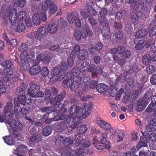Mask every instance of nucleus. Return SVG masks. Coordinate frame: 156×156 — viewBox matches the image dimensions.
<instances>
[{
	"mask_svg": "<svg viewBox=\"0 0 156 156\" xmlns=\"http://www.w3.org/2000/svg\"><path fill=\"white\" fill-rule=\"evenodd\" d=\"M80 83V82L78 84H76V83H73V82H72V83H70L71 85L69 87L70 88V90L71 91H74L78 87L77 86L79 85Z\"/></svg>",
	"mask_w": 156,
	"mask_h": 156,
	"instance_id": "obj_63",
	"label": "nucleus"
},
{
	"mask_svg": "<svg viewBox=\"0 0 156 156\" xmlns=\"http://www.w3.org/2000/svg\"><path fill=\"white\" fill-rule=\"evenodd\" d=\"M23 128V126L22 124L19 122H16L15 123H13L12 126V129H17L18 130H21Z\"/></svg>",
	"mask_w": 156,
	"mask_h": 156,
	"instance_id": "obj_45",
	"label": "nucleus"
},
{
	"mask_svg": "<svg viewBox=\"0 0 156 156\" xmlns=\"http://www.w3.org/2000/svg\"><path fill=\"white\" fill-rule=\"evenodd\" d=\"M48 32L50 34H54L57 30V26L54 24H50L47 27Z\"/></svg>",
	"mask_w": 156,
	"mask_h": 156,
	"instance_id": "obj_32",
	"label": "nucleus"
},
{
	"mask_svg": "<svg viewBox=\"0 0 156 156\" xmlns=\"http://www.w3.org/2000/svg\"><path fill=\"white\" fill-rule=\"evenodd\" d=\"M19 100L17 98L14 99V112L16 114H25L28 111V110L24 107L26 101Z\"/></svg>",
	"mask_w": 156,
	"mask_h": 156,
	"instance_id": "obj_6",
	"label": "nucleus"
},
{
	"mask_svg": "<svg viewBox=\"0 0 156 156\" xmlns=\"http://www.w3.org/2000/svg\"><path fill=\"white\" fill-rule=\"evenodd\" d=\"M12 108L7 106H6L4 108V113L6 117H10L11 116V111Z\"/></svg>",
	"mask_w": 156,
	"mask_h": 156,
	"instance_id": "obj_43",
	"label": "nucleus"
},
{
	"mask_svg": "<svg viewBox=\"0 0 156 156\" xmlns=\"http://www.w3.org/2000/svg\"><path fill=\"white\" fill-rule=\"evenodd\" d=\"M98 82L95 80H91L89 83V87L90 89H94L95 88H96V87L98 84Z\"/></svg>",
	"mask_w": 156,
	"mask_h": 156,
	"instance_id": "obj_60",
	"label": "nucleus"
},
{
	"mask_svg": "<svg viewBox=\"0 0 156 156\" xmlns=\"http://www.w3.org/2000/svg\"><path fill=\"white\" fill-rule=\"evenodd\" d=\"M51 107H46L41 108L40 110L42 112H47V113L50 114L53 112L51 110Z\"/></svg>",
	"mask_w": 156,
	"mask_h": 156,
	"instance_id": "obj_52",
	"label": "nucleus"
},
{
	"mask_svg": "<svg viewBox=\"0 0 156 156\" xmlns=\"http://www.w3.org/2000/svg\"><path fill=\"white\" fill-rule=\"evenodd\" d=\"M1 65L2 67L5 68H10L13 67V64L9 60H7L2 62Z\"/></svg>",
	"mask_w": 156,
	"mask_h": 156,
	"instance_id": "obj_33",
	"label": "nucleus"
},
{
	"mask_svg": "<svg viewBox=\"0 0 156 156\" xmlns=\"http://www.w3.org/2000/svg\"><path fill=\"white\" fill-rule=\"evenodd\" d=\"M41 69H30L29 72L31 75H34L39 73Z\"/></svg>",
	"mask_w": 156,
	"mask_h": 156,
	"instance_id": "obj_56",
	"label": "nucleus"
},
{
	"mask_svg": "<svg viewBox=\"0 0 156 156\" xmlns=\"http://www.w3.org/2000/svg\"><path fill=\"white\" fill-rule=\"evenodd\" d=\"M68 21L72 25H75L78 28L80 27L81 23L79 19L77 16L71 14L68 18Z\"/></svg>",
	"mask_w": 156,
	"mask_h": 156,
	"instance_id": "obj_16",
	"label": "nucleus"
},
{
	"mask_svg": "<svg viewBox=\"0 0 156 156\" xmlns=\"http://www.w3.org/2000/svg\"><path fill=\"white\" fill-rule=\"evenodd\" d=\"M26 91L22 88L18 87L16 90V94L18 95L19 100H24L26 101Z\"/></svg>",
	"mask_w": 156,
	"mask_h": 156,
	"instance_id": "obj_18",
	"label": "nucleus"
},
{
	"mask_svg": "<svg viewBox=\"0 0 156 156\" xmlns=\"http://www.w3.org/2000/svg\"><path fill=\"white\" fill-rule=\"evenodd\" d=\"M145 101L146 100L142 98L139 100L138 105V108L140 109L139 111L143 110L147 105Z\"/></svg>",
	"mask_w": 156,
	"mask_h": 156,
	"instance_id": "obj_31",
	"label": "nucleus"
},
{
	"mask_svg": "<svg viewBox=\"0 0 156 156\" xmlns=\"http://www.w3.org/2000/svg\"><path fill=\"white\" fill-rule=\"evenodd\" d=\"M42 138L41 135H37L31 136L30 138V140L33 143H37L41 141Z\"/></svg>",
	"mask_w": 156,
	"mask_h": 156,
	"instance_id": "obj_39",
	"label": "nucleus"
},
{
	"mask_svg": "<svg viewBox=\"0 0 156 156\" xmlns=\"http://www.w3.org/2000/svg\"><path fill=\"white\" fill-rule=\"evenodd\" d=\"M135 36L134 43L136 44L135 48L138 50H141L144 47L145 41L148 37L147 32L145 30H139L136 32Z\"/></svg>",
	"mask_w": 156,
	"mask_h": 156,
	"instance_id": "obj_4",
	"label": "nucleus"
},
{
	"mask_svg": "<svg viewBox=\"0 0 156 156\" xmlns=\"http://www.w3.org/2000/svg\"><path fill=\"white\" fill-rule=\"evenodd\" d=\"M97 90L99 93H103L106 92L108 90V86L105 83H100L96 87Z\"/></svg>",
	"mask_w": 156,
	"mask_h": 156,
	"instance_id": "obj_22",
	"label": "nucleus"
},
{
	"mask_svg": "<svg viewBox=\"0 0 156 156\" xmlns=\"http://www.w3.org/2000/svg\"><path fill=\"white\" fill-rule=\"evenodd\" d=\"M124 135H125V133L122 132H118L117 133L116 137L117 138H119V139L117 141L118 143H119L122 140V136H124Z\"/></svg>",
	"mask_w": 156,
	"mask_h": 156,
	"instance_id": "obj_62",
	"label": "nucleus"
},
{
	"mask_svg": "<svg viewBox=\"0 0 156 156\" xmlns=\"http://www.w3.org/2000/svg\"><path fill=\"white\" fill-rule=\"evenodd\" d=\"M15 5L20 7H23L26 5L25 0H13Z\"/></svg>",
	"mask_w": 156,
	"mask_h": 156,
	"instance_id": "obj_38",
	"label": "nucleus"
},
{
	"mask_svg": "<svg viewBox=\"0 0 156 156\" xmlns=\"http://www.w3.org/2000/svg\"><path fill=\"white\" fill-rule=\"evenodd\" d=\"M80 120L77 121L76 123L73 124L71 125L70 126H68L69 129H72L73 130L75 128H78V127L81 125V122Z\"/></svg>",
	"mask_w": 156,
	"mask_h": 156,
	"instance_id": "obj_51",
	"label": "nucleus"
},
{
	"mask_svg": "<svg viewBox=\"0 0 156 156\" xmlns=\"http://www.w3.org/2000/svg\"><path fill=\"white\" fill-rule=\"evenodd\" d=\"M116 73L115 74L116 76H119V77L116 79V82H117V81H119L120 82H123V80H122L121 78H120V76L121 77L122 76V69H115Z\"/></svg>",
	"mask_w": 156,
	"mask_h": 156,
	"instance_id": "obj_41",
	"label": "nucleus"
},
{
	"mask_svg": "<svg viewBox=\"0 0 156 156\" xmlns=\"http://www.w3.org/2000/svg\"><path fill=\"white\" fill-rule=\"evenodd\" d=\"M146 129L147 131L150 132H153L156 130L155 126L152 124H149L146 125Z\"/></svg>",
	"mask_w": 156,
	"mask_h": 156,
	"instance_id": "obj_48",
	"label": "nucleus"
},
{
	"mask_svg": "<svg viewBox=\"0 0 156 156\" xmlns=\"http://www.w3.org/2000/svg\"><path fill=\"white\" fill-rule=\"evenodd\" d=\"M69 111L72 115V118L75 120V122L76 120H80V118L83 114V109L80 107L75 105H72Z\"/></svg>",
	"mask_w": 156,
	"mask_h": 156,
	"instance_id": "obj_9",
	"label": "nucleus"
},
{
	"mask_svg": "<svg viewBox=\"0 0 156 156\" xmlns=\"http://www.w3.org/2000/svg\"><path fill=\"white\" fill-rule=\"evenodd\" d=\"M71 119H73L72 115L70 114L69 115H57L55 117L54 120L55 121L60 120V121L66 126L68 127V125L71 121Z\"/></svg>",
	"mask_w": 156,
	"mask_h": 156,
	"instance_id": "obj_12",
	"label": "nucleus"
},
{
	"mask_svg": "<svg viewBox=\"0 0 156 156\" xmlns=\"http://www.w3.org/2000/svg\"><path fill=\"white\" fill-rule=\"evenodd\" d=\"M101 33L105 39H108L110 37L109 27L108 26L104 27L101 30Z\"/></svg>",
	"mask_w": 156,
	"mask_h": 156,
	"instance_id": "obj_26",
	"label": "nucleus"
},
{
	"mask_svg": "<svg viewBox=\"0 0 156 156\" xmlns=\"http://www.w3.org/2000/svg\"><path fill=\"white\" fill-rule=\"evenodd\" d=\"M28 48V46L26 44L22 43L20 45L18 50L22 52L20 54V57L21 58H24L28 59L33 60L34 58L35 55L33 53L27 55V50Z\"/></svg>",
	"mask_w": 156,
	"mask_h": 156,
	"instance_id": "obj_10",
	"label": "nucleus"
},
{
	"mask_svg": "<svg viewBox=\"0 0 156 156\" xmlns=\"http://www.w3.org/2000/svg\"><path fill=\"white\" fill-rule=\"evenodd\" d=\"M131 55V52L130 51L126 50L125 51L121 56L124 58H127L130 57Z\"/></svg>",
	"mask_w": 156,
	"mask_h": 156,
	"instance_id": "obj_53",
	"label": "nucleus"
},
{
	"mask_svg": "<svg viewBox=\"0 0 156 156\" xmlns=\"http://www.w3.org/2000/svg\"><path fill=\"white\" fill-rule=\"evenodd\" d=\"M50 59V58L49 56H45L44 54H41L37 57V62H36L38 63L39 62V61H42L44 60V62L45 64H47L48 63L49 60Z\"/></svg>",
	"mask_w": 156,
	"mask_h": 156,
	"instance_id": "obj_28",
	"label": "nucleus"
},
{
	"mask_svg": "<svg viewBox=\"0 0 156 156\" xmlns=\"http://www.w3.org/2000/svg\"><path fill=\"white\" fill-rule=\"evenodd\" d=\"M151 99V103L146 109V112H152L156 108V97H154V95L153 96Z\"/></svg>",
	"mask_w": 156,
	"mask_h": 156,
	"instance_id": "obj_19",
	"label": "nucleus"
},
{
	"mask_svg": "<svg viewBox=\"0 0 156 156\" xmlns=\"http://www.w3.org/2000/svg\"><path fill=\"white\" fill-rule=\"evenodd\" d=\"M14 69H4L3 70L4 73L6 75L11 76L13 74Z\"/></svg>",
	"mask_w": 156,
	"mask_h": 156,
	"instance_id": "obj_55",
	"label": "nucleus"
},
{
	"mask_svg": "<svg viewBox=\"0 0 156 156\" xmlns=\"http://www.w3.org/2000/svg\"><path fill=\"white\" fill-rule=\"evenodd\" d=\"M66 92L63 90L62 92L57 95L55 98V100L53 104V106L56 108H58L62 104L61 101L63 100L64 98L66 95Z\"/></svg>",
	"mask_w": 156,
	"mask_h": 156,
	"instance_id": "obj_14",
	"label": "nucleus"
},
{
	"mask_svg": "<svg viewBox=\"0 0 156 156\" xmlns=\"http://www.w3.org/2000/svg\"><path fill=\"white\" fill-rule=\"evenodd\" d=\"M96 121L99 126L101 128L108 131V129H111V126L108 122L103 120L101 118L97 117Z\"/></svg>",
	"mask_w": 156,
	"mask_h": 156,
	"instance_id": "obj_15",
	"label": "nucleus"
},
{
	"mask_svg": "<svg viewBox=\"0 0 156 156\" xmlns=\"http://www.w3.org/2000/svg\"><path fill=\"white\" fill-rule=\"evenodd\" d=\"M27 147L24 145H19L17 147V151L21 153H25L27 151Z\"/></svg>",
	"mask_w": 156,
	"mask_h": 156,
	"instance_id": "obj_36",
	"label": "nucleus"
},
{
	"mask_svg": "<svg viewBox=\"0 0 156 156\" xmlns=\"http://www.w3.org/2000/svg\"><path fill=\"white\" fill-rule=\"evenodd\" d=\"M87 11L92 16H95L97 14V12L91 6H88Z\"/></svg>",
	"mask_w": 156,
	"mask_h": 156,
	"instance_id": "obj_54",
	"label": "nucleus"
},
{
	"mask_svg": "<svg viewBox=\"0 0 156 156\" xmlns=\"http://www.w3.org/2000/svg\"><path fill=\"white\" fill-rule=\"evenodd\" d=\"M20 63L21 67L23 68H28L30 67L29 63L25 59H21L20 61Z\"/></svg>",
	"mask_w": 156,
	"mask_h": 156,
	"instance_id": "obj_42",
	"label": "nucleus"
},
{
	"mask_svg": "<svg viewBox=\"0 0 156 156\" xmlns=\"http://www.w3.org/2000/svg\"><path fill=\"white\" fill-rule=\"evenodd\" d=\"M116 37L118 39H122L123 36V34L121 30H117L115 33Z\"/></svg>",
	"mask_w": 156,
	"mask_h": 156,
	"instance_id": "obj_57",
	"label": "nucleus"
},
{
	"mask_svg": "<svg viewBox=\"0 0 156 156\" xmlns=\"http://www.w3.org/2000/svg\"><path fill=\"white\" fill-rule=\"evenodd\" d=\"M9 134L3 137V138L5 143L10 145H12L14 144V140L13 137L15 138L21 136V133L17 129H9Z\"/></svg>",
	"mask_w": 156,
	"mask_h": 156,
	"instance_id": "obj_8",
	"label": "nucleus"
},
{
	"mask_svg": "<svg viewBox=\"0 0 156 156\" xmlns=\"http://www.w3.org/2000/svg\"><path fill=\"white\" fill-rule=\"evenodd\" d=\"M38 31L41 34V36H46L48 33L47 27H41L38 29Z\"/></svg>",
	"mask_w": 156,
	"mask_h": 156,
	"instance_id": "obj_40",
	"label": "nucleus"
},
{
	"mask_svg": "<svg viewBox=\"0 0 156 156\" xmlns=\"http://www.w3.org/2000/svg\"><path fill=\"white\" fill-rule=\"evenodd\" d=\"M81 69H72L71 71H69L66 75V79L63 80L62 83L64 85L70 86L72 82L78 84L81 82L82 77H84L86 71Z\"/></svg>",
	"mask_w": 156,
	"mask_h": 156,
	"instance_id": "obj_3",
	"label": "nucleus"
},
{
	"mask_svg": "<svg viewBox=\"0 0 156 156\" xmlns=\"http://www.w3.org/2000/svg\"><path fill=\"white\" fill-rule=\"evenodd\" d=\"M125 50L126 48L124 46H119L118 48L117 53L118 54H121V55H122Z\"/></svg>",
	"mask_w": 156,
	"mask_h": 156,
	"instance_id": "obj_64",
	"label": "nucleus"
},
{
	"mask_svg": "<svg viewBox=\"0 0 156 156\" xmlns=\"http://www.w3.org/2000/svg\"><path fill=\"white\" fill-rule=\"evenodd\" d=\"M29 132L30 134L34 135L37 134V129L36 128L33 126H30L29 128Z\"/></svg>",
	"mask_w": 156,
	"mask_h": 156,
	"instance_id": "obj_59",
	"label": "nucleus"
},
{
	"mask_svg": "<svg viewBox=\"0 0 156 156\" xmlns=\"http://www.w3.org/2000/svg\"><path fill=\"white\" fill-rule=\"evenodd\" d=\"M66 105L65 104H63L62 105L59 109L58 112L61 115L62 114H66L67 112V109L65 108Z\"/></svg>",
	"mask_w": 156,
	"mask_h": 156,
	"instance_id": "obj_49",
	"label": "nucleus"
},
{
	"mask_svg": "<svg viewBox=\"0 0 156 156\" xmlns=\"http://www.w3.org/2000/svg\"><path fill=\"white\" fill-rule=\"evenodd\" d=\"M80 47L78 45H75L73 47V50L74 51H72L71 52V56L72 57H73L75 56V52H79L80 50Z\"/></svg>",
	"mask_w": 156,
	"mask_h": 156,
	"instance_id": "obj_50",
	"label": "nucleus"
},
{
	"mask_svg": "<svg viewBox=\"0 0 156 156\" xmlns=\"http://www.w3.org/2000/svg\"><path fill=\"white\" fill-rule=\"evenodd\" d=\"M52 131V127L48 126L44 127L42 130V134L44 136H48L51 134Z\"/></svg>",
	"mask_w": 156,
	"mask_h": 156,
	"instance_id": "obj_29",
	"label": "nucleus"
},
{
	"mask_svg": "<svg viewBox=\"0 0 156 156\" xmlns=\"http://www.w3.org/2000/svg\"><path fill=\"white\" fill-rule=\"evenodd\" d=\"M80 143H81V146L84 147H88L91 145V143L90 141L87 139H86L83 138V137H81L80 138Z\"/></svg>",
	"mask_w": 156,
	"mask_h": 156,
	"instance_id": "obj_34",
	"label": "nucleus"
},
{
	"mask_svg": "<svg viewBox=\"0 0 156 156\" xmlns=\"http://www.w3.org/2000/svg\"><path fill=\"white\" fill-rule=\"evenodd\" d=\"M152 93L149 91L146 92L144 94V97L142 98H144L146 101H147L149 100V98H151L152 96Z\"/></svg>",
	"mask_w": 156,
	"mask_h": 156,
	"instance_id": "obj_58",
	"label": "nucleus"
},
{
	"mask_svg": "<svg viewBox=\"0 0 156 156\" xmlns=\"http://www.w3.org/2000/svg\"><path fill=\"white\" fill-rule=\"evenodd\" d=\"M67 127L66 126L60 121L56 124L54 129L56 131L60 133L66 129Z\"/></svg>",
	"mask_w": 156,
	"mask_h": 156,
	"instance_id": "obj_24",
	"label": "nucleus"
},
{
	"mask_svg": "<svg viewBox=\"0 0 156 156\" xmlns=\"http://www.w3.org/2000/svg\"><path fill=\"white\" fill-rule=\"evenodd\" d=\"M91 143L98 150H103L104 147L101 144L98 138H97L96 136H94L93 137L91 140Z\"/></svg>",
	"mask_w": 156,
	"mask_h": 156,
	"instance_id": "obj_21",
	"label": "nucleus"
},
{
	"mask_svg": "<svg viewBox=\"0 0 156 156\" xmlns=\"http://www.w3.org/2000/svg\"><path fill=\"white\" fill-rule=\"evenodd\" d=\"M65 136L61 135H58L56 137V144L59 146L62 144H64Z\"/></svg>",
	"mask_w": 156,
	"mask_h": 156,
	"instance_id": "obj_30",
	"label": "nucleus"
},
{
	"mask_svg": "<svg viewBox=\"0 0 156 156\" xmlns=\"http://www.w3.org/2000/svg\"><path fill=\"white\" fill-rule=\"evenodd\" d=\"M39 8L42 11H39L33 16V21L37 25L39 24L41 21L44 22L47 20L46 11L48 8L52 13H55L57 9L56 5L50 0H43L40 3Z\"/></svg>",
	"mask_w": 156,
	"mask_h": 156,
	"instance_id": "obj_1",
	"label": "nucleus"
},
{
	"mask_svg": "<svg viewBox=\"0 0 156 156\" xmlns=\"http://www.w3.org/2000/svg\"><path fill=\"white\" fill-rule=\"evenodd\" d=\"M30 88L27 90V93L33 97H41L44 95V93L40 90L39 85L35 84L33 82L30 83Z\"/></svg>",
	"mask_w": 156,
	"mask_h": 156,
	"instance_id": "obj_7",
	"label": "nucleus"
},
{
	"mask_svg": "<svg viewBox=\"0 0 156 156\" xmlns=\"http://www.w3.org/2000/svg\"><path fill=\"white\" fill-rule=\"evenodd\" d=\"M81 30L78 31L76 30L74 33V37L77 41H79L82 37L83 38H86L87 36L91 37L93 35V32L87 24H85L81 28Z\"/></svg>",
	"mask_w": 156,
	"mask_h": 156,
	"instance_id": "obj_5",
	"label": "nucleus"
},
{
	"mask_svg": "<svg viewBox=\"0 0 156 156\" xmlns=\"http://www.w3.org/2000/svg\"><path fill=\"white\" fill-rule=\"evenodd\" d=\"M118 90L116 87H112L110 88L109 90V93L110 96L114 97L117 94Z\"/></svg>",
	"mask_w": 156,
	"mask_h": 156,
	"instance_id": "obj_44",
	"label": "nucleus"
},
{
	"mask_svg": "<svg viewBox=\"0 0 156 156\" xmlns=\"http://www.w3.org/2000/svg\"><path fill=\"white\" fill-rule=\"evenodd\" d=\"M107 14V11L105 9H101L100 11V17L99 18V21L102 24H104L106 22L107 19L105 18Z\"/></svg>",
	"mask_w": 156,
	"mask_h": 156,
	"instance_id": "obj_23",
	"label": "nucleus"
},
{
	"mask_svg": "<svg viewBox=\"0 0 156 156\" xmlns=\"http://www.w3.org/2000/svg\"><path fill=\"white\" fill-rule=\"evenodd\" d=\"M77 130L79 131L76 135V138H79V137H84L85 136L83 135V134L85 133L87 130V128L86 125H81L79 126L77 128Z\"/></svg>",
	"mask_w": 156,
	"mask_h": 156,
	"instance_id": "obj_20",
	"label": "nucleus"
},
{
	"mask_svg": "<svg viewBox=\"0 0 156 156\" xmlns=\"http://www.w3.org/2000/svg\"><path fill=\"white\" fill-rule=\"evenodd\" d=\"M44 93L47 98L49 99L52 97L51 94V92L49 89H47L45 90L44 91Z\"/></svg>",
	"mask_w": 156,
	"mask_h": 156,
	"instance_id": "obj_61",
	"label": "nucleus"
},
{
	"mask_svg": "<svg viewBox=\"0 0 156 156\" xmlns=\"http://www.w3.org/2000/svg\"><path fill=\"white\" fill-rule=\"evenodd\" d=\"M64 144L67 146L66 147H68L69 149L70 150H74V140L73 137L69 136L65 137V140Z\"/></svg>",
	"mask_w": 156,
	"mask_h": 156,
	"instance_id": "obj_17",
	"label": "nucleus"
},
{
	"mask_svg": "<svg viewBox=\"0 0 156 156\" xmlns=\"http://www.w3.org/2000/svg\"><path fill=\"white\" fill-rule=\"evenodd\" d=\"M27 13L24 11H21L20 12L18 16V20L21 21L24 18L26 17Z\"/></svg>",
	"mask_w": 156,
	"mask_h": 156,
	"instance_id": "obj_46",
	"label": "nucleus"
},
{
	"mask_svg": "<svg viewBox=\"0 0 156 156\" xmlns=\"http://www.w3.org/2000/svg\"><path fill=\"white\" fill-rule=\"evenodd\" d=\"M16 11L14 7H9L6 9L3 16V19L5 20L8 19L11 22V28L15 31L21 32L24 31L26 29V27L23 23H19L16 26L17 20Z\"/></svg>",
	"mask_w": 156,
	"mask_h": 156,
	"instance_id": "obj_2",
	"label": "nucleus"
},
{
	"mask_svg": "<svg viewBox=\"0 0 156 156\" xmlns=\"http://www.w3.org/2000/svg\"><path fill=\"white\" fill-rule=\"evenodd\" d=\"M151 57L148 55H144L142 58L143 64L146 65H149L151 63Z\"/></svg>",
	"mask_w": 156,
	"mask_h": 156,
	"instance_id": "obj_35",
	"label": "nucleus"
},
{
	"mask_svg": "<svg viewBox=\"0 0 156 156\" xmlns=\"http://www.w3.org/2000/svg\"><path fill=\"white\" fill-rule=\"evenodd\" d=\"M66 69H52L51 73L52 77H56V79L58 81L61 80L66 76Z\"/></svg>",
	"mask_w": 156,
	"mask_h": 156,
	"instance_id": "obj_11",
	"label": "nucleus"
},
{
	"mask_svg": "<svg viewBox=\"0 0 156 156\" xmlns=\"http://www.w3.org/2000/svg\"><path fill=\"white\" fill-rule=\"evenodd\" d=\"M141 133L143 136H146L148 138V136H149V138L150 139V140L152 141H154L156 140V137H155L154 136H149L148 133L147 131H145L144 132H143V131H141Z\"/></svg>",
	"mask_w": 156,
	"mask_h": 156,
	"instance_id": "obj_47",
	"label": "nucleus"
},
{
	"mask_svg": "<svg viewBox=\"0 0 156 156\" xmlns=\"http://www.w3.org/2000/svg\"><path fill=\"white\" fill-rule=\"evenodd\" d=\"M88 55V52L87 50L82 49L78 53V58L80 60H83L86 59Z\"/></svg>",
	"mask_w": 156,
	"mask_h": 156,
	"instance_id": "obj_27",
	"label": "nucleus"
},
{
	"mask_svg": "<svg viewBox=\"0 0 156 156\" xmlns=\"http://www.w3.org/2000/svg\"><path fill=\"white\" fill-rule=\"evenodd\" d=\"M101 144L104 147L103 149L111 147L110 142L108 140L107 134L106 133H102L99 137Z\"/></svg>",
	"mask_w": 156,
	"mask_h": 156,
	"instance_id": "obj_13",
	"label": "nucleus"
},
{
	"mask_svg": "<svg viewBox=\"0 0 156 156\" xmlns=\"http://www.w3.org/2000/svg\"><path fill=\"white\" fill-rule=\"evenodd\" d=\"M137 0H129V3L131 7V10L133 11L137 10L138 7L136 5Z\"/></svg>",
	"mask_w": 156,
	"mask_h": 156,
	"instance_id": "obj_37",
	"label": "nucleus"
},
{
	"mask_svg": "<svg viewBox=\"0 0 156 156\" xmlns=\"http://www.w3.org/2000/svg\"><path fill=\"white\" fill-rule=\"evenodd\" d=\"M133 14L132 16V22L134 25L137 24L138 22V18L141 16V13L139 12L137 10H134Z\"/></svg>",
	"mask_w": 156,
	"mask_h": 156,
	"instance_id": "obj_25",
	"label": "nucleus"
}]
</instances>
